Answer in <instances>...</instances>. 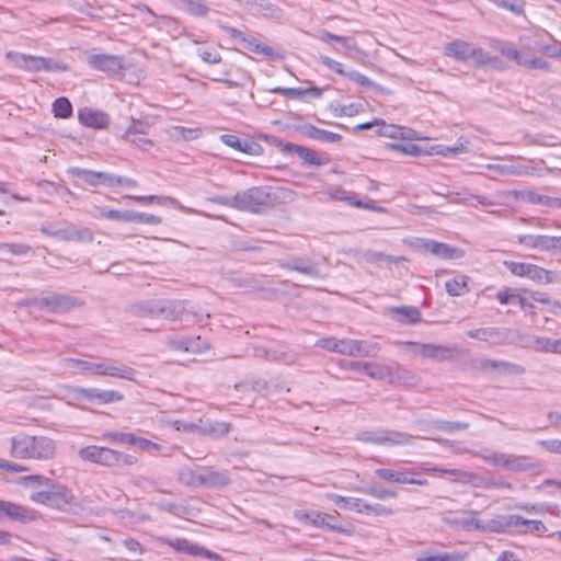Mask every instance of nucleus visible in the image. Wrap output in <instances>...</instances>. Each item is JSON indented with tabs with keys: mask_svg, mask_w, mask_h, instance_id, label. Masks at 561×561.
Wrapping results in <instances>:
<instances>
[{
	"mask_svg": "<svg viewBox=\"0 0 561 561\" xmlns=\"http://www.w3.org/2000/svg\"><path fill=\"white\" fill-rule=\"evenodd\" d=\"M10 455L16 459L51 460L57 450L56 442L47 436L20 433L10 439Z\"/></svg>",
	"mask_w": 561,
	"mask_h": 561,
	"instance_id": "f257e3e1",
	"label": "nucleus"
},
{
	"mask_svg": "<svg viewBox=\"0 0 561 561\" xmlns=\"http://www.w3.org/2000/svg\"><path fill=\"white\" fill-rule=\"evenodd\" d=\"M7 57L11 59L16 67L30 72H62L68 70V66L66 64L53 58L16 54L12 51H9Z\"/></svg>",
	"mask_w": 561,
	"mask_h": 561,
	"instance_id": "f03ea898",
	"label": "nucleus"
},
{
	"mask_svg": "<svg viewBox=\"0 0 561 561\" xmlns=\"http://www.w3.org/2000/svg\"><path fill=\"white\" fill-rule=\"evenodd\" d=\"M39 310L51 313H65L77 307L83 306V301L77 297L61 294H51L46 297L33 298L30 302Z\"/></svg>",
	"mask_w": 561,
	"mask_h": 561,
	"instance_id": "7ed1b4c3",
	"label": "nucleus"
},
{
	"mask_svg": "<svg viewBox=\"0 0 561 561\" xmlns=\"http://www.w3.org/2000/svg\"><path fill=\"white\" fill-rule=\"evenodd\" d=\"M236 209L259 213L261 207L272 203L271 194L263 187H251L234 195Z\"/></svg>",
	"mask_w": 561,
	"mask_h": 561,
	"instance_id": "20e7f679",
	"label": "nucleus"
},
{
	"mask_svg": "<svg viewBox=\"0 0 561 561\" xmlns=\"http://www.w3.org/2000/svg\"><path fill=\"white\" fill-rule=\"evenodd\" d=\"M156 317L171 321L203 322V317L197 319L196 313L187 310V302L181 300H157Z\"/></svg>",
	"mask_w": 561,
	"mask_h": 561,
	"instance_id": "39448f33",
	"label": "nucleus"
},
{
	"mask_svg": "<svg viewBox=\"0 0 561 561\" xmlns=\"http://www.w3.org/2000/svg\"><path fill=\"white\" fill-rule=\"evenodd\" d=\"M49 507L57 508L69 514H79L83 511L81 503L77 500L70 489L53 482Z\"/></svg>",
	"mask_w": 561,
	"mask_h": 561,
	"instance_id": "423d86ee",
	"label": "nucleus"
},
{
	"mask_svg": "<svg viewBox=\"0 0 561 561\" xmlns=\"http://www.w3.org/2000/svg\"><path fill=\"white\" fill-rule=\"evenodd\" d=\"M445 55L455 58L458 61H471L472 66L483 62V49L463 41H454L445 46Z\"/></svg>",
	"mask_w": 561,
	"mask_h": 561,
	"instance_id": "0eeeda50",
	"label": "nucleus"
},
{
	"mask_svg": "<svg viewBox=\"0 0 561 561\" xmlns=\"http://www.w3.org/2000/svg\"><path fill=\"white\" fill-rule=\"evenodd\" d=\"M87 62L90 67L106 72L112 77H121L124 69V58L111 54H88Z\"/></svg>",
	"mask_w": 561,
	"mask_h": 561,
	"instance_id": "6e6552de",
	"label": "nucleus"
},
{
	"mask_svg": "<svg viewBox=\"0 0 561 561\" xmlns=\"http://www.w3.org/2000/svg\"><path fill=\"white\" fill-rule=\"evenodd\" d=\"M467 335L471 339H476L478 341L488 342L491 345H504V344H513V330L507 328H480L474 330H469Z\"/></svg>",
	"mask_w": 561,
	"mask_h": 561,
	"instance_id": "1a4fd4ad",
	"label": "nucleus"
},
{
	"mask_svg": "<svg viewBox=\"0 0 561 561\" xmlns=\"http://www.w3.org/2000/svg\"><path fill=\"white\" fill-rule=\"evenodd\" d=\"M67 173L79 178L82 180L85 184L91 186H99L104 185L108 187L116 186V183L119 182L118 179H116V175L108 172H102V171H92L88 169L82 168H69L67 170Z\"/></svg>",
	"mask_w": 561,
	"mask_h": 561,
	"instance_id": "9d476101",
	"label": "nucleus"
},
{
	"mask_svg": "<svg viewBox=\"0 0 561 561\" xmlns=\"http://www.w3.org/2000/svg\"><path fill=\"white\" fill-rule=\"evenodd\" d=\"M420 248L439 259L458 260L465 255L463 250L459 248L431 239L420 240Z\"/></svg>",
	"mask_w": 561,
	"mask_h": 561,
	"instance_id": "9b49d317",
	"label": "nucleus"
},
{
	"mask_svg": "<svg viewBox=\"0 0 561 561\" xmlns=\"http://www.w3.org/2000/svg\"><path fill=\"white\" fill-rule=\"evenodd\" d=\"M363 373L373 379L383 380L389 383H394L396 379H400L402 377L400 375L405 374L397 364L393 367H391L373 363L364 364Z\"/></svg>",
	"mask_w": 561,
	"mask_h": 561,
	"instance_id": "f8f14e48",
	"label": "nucleus"
},
{
	"mask_svg": "<svg viewBox=\"0 0 561 561\" xmlns=\"http://www.w3.org/2000/svg\"><path fill=\"white\" fill-rule=\"evenodd\" d=\"M360 439L379 445H404L410 442V436L394 431L365 432Z\"/></svg>",
	"mask_w": 561,
	"mask_h": 561,
	"instance_id": "ddd939ff",
	"label": "nucleus"
},
{
	"mask_svg": "<svg viewBox=\"0 0 561 561\" xmlns=\"http://www.w3.org/2000/svg\"><path fill=\"white\" fill-rule=\"evenodd\" d=\"M517 523H523L519 515H497L491 519H483V533L503 534L517 528Z\"/></svg>",
	"mask_w": 561,
	"mask_h": 561,
	"instance_id": "4468645a",
	"label": "nucleus"
},
{
	"mask_svg": "<svg viewBox=\"0 0 561 561\" xmlns=\"http://www.w3.org/2000/svg\"><path fill=\"white\" fill-rule=\"evenodd\" d=\"M7 517L11 520L27 523L34 520V512L25 506L0 500V518Z\"/></svg>",
	"mask_w": 561,
	"mask_h": 561,
	"instance_id": "2eb2a0df",
	"label": "nucleus"
},
{
	"mask_svg": "<svg viewBox=\"0 0 561 561\" xmlns=\"http://www.w3.org/2000/svg\"><path fill=\"white\" fill-rule=\"evenodd\" d=\"M531 51H535L534 46L527 47L526 50L516 49L512 61L527 69L549 71L550 64L542 58L536 57Z\"/></svg>",
	"mask_w": 561,
	"mask_h": 561,
	"instance_id": "dca6fc26",
	"label": "nucleus"
},
{
	"mask_svg": "<svg viewBox=\"0 0 561 561\" xmlns=\"http://www.w3.org/2000/svg\"><path fill=\"white\" fill-rule=\"evenodd\" d=\"M317 345L329 352L339 353L342 355L352 356L358 351L356 340H337L335 337H325L317 342Z\"/></svg>",
	"mask_w": 561,
	"mask_h": 561,
	"instance_id": "f3484780",
	"label": "nucleus"
},
{
	"mask_svg": "<svg viewBox=\"0 0 561 561\" xmlns=\"http://www.w3.org/2000/svg\"><path fill=\"white\" fill-rule=\"evenodd\" d=\"M201 486L221 489L230 483V477L226 471L215 470L213 467L201 468Z\"/></svg>",
	"mask_w": 561,
	"mask_h": 561,
	"instance_id": "a211bd4d",
	"label": "nucleus"
},
{
	"mask_svg": "<svg viewBox=\"0 0 561 561\" xmlns=\"http://www.w3.org/2000/svg\"><path fill=\"white\" fill-rule=\"evenodd\" d=\"M137 462V458L133 455H125L117 450L101 447L99 465L106 467L114 466H131Z\"/></svg>",
	"mask_w": 561,
	"mask_h": 561,
	"instance_id": "6ab92c4d",
	"label": "nucleus"
},
{
	"mask_svg": "<svg viewBox=\"0 0 561 561\" xmlns=\"http://www.w3.org/2000/svg\"><path fill=\"white\" fill-rule=\"evenodd\" d=\"M78 117L82 125L94 129L105 128L110 123V117L106 113L90 107L79 110Z\"/></svg>",
	"mask_w": 561,
	"mask_h": 561,
	"instance_id": "aec40b11",
	"label": "nucleus"
},
{
	"mask_svg": "<svg viewBox=\"0 0 561 561\" xmlns=\"http://www.w3.org/2000/svg\"><path fill=\"white\" fill-rule=\"evenodd\" d=\"M375 474L383 480L396 482V483H402V484H417V485H425L427 484L426 479H414L411 477V473L409 471H397L391 469H376Z\"/></svg>",
	"mask_w": 561,
	"mask_h": 561,
	"instance_id": "412c9836",
	"label": "nucleus"
},
{
	"mask_svg": "<svg viewBox=\"0 0 561 561\" xmlns=\"http://www.w3.org/2000/svg\"><path fill=\"white\" fill-rule=\"evenodd\" d=\"M280 150L285 154H297L305 163L310 165H321L322 162L317 157V152L312 149L295 145L291 142H279Z\"/></svg>",
	"mask_w": 561,
	"mask_h": 561,
	"instance_id": "4be33fe9",
	"label": "nucleus"
},
{
	"mask_svg": "<svg viewBox=\"0 0 561 561\" xmlns=\"http://www.w3.org/2000/svg\"><path fill=\"white\" fill-rule=\"evenodd\" d=\"M284 268L306 274L313 278H321L322 275L317 264L309 257H294L283 265Z\"/></svg>",
	"mask_w": 561,
	"mask_h": 561,
	"instance_id": "5701e85b",
	"label": "nucleus"
},
{
	"mask_svg": "<svg viewBox=\"0 0 561 561\" xmlns=\"http://www.w3.org/2000/svg\"><path fill=\"white\" fill-rule=\"evenodd\" d=\"M197 426L201 435L211 437H222L227 435L231 430V424L220 421L202 420L197 421Z\"/></svg>",
	"mask_w": 561,
	"mask_h": 561,
	"instance_id": "b1692460",
	"label": "nucleus"
},
{
	"mask_svg": "<svg viewBox=\"0 0 561 561\" xmlns=\"http://www.w3.org/2000/svg\"><path fill=\"white\" fill-rule=\"evenodd\" d=\"M55 238L67 242H92L94 237L90 229H77L73 227H68L65 229H57Z\"/></svg>",
	"mask_w": 561,
	"mask_h": 561,
	"instance_id": "393cba45",
	"label": "nucleus"
},
{
	"mask_svg": "<svg viewBox=\"0 0 561 561\" xmlns=\"http://www.w3.org/2000/svg\"><path fill=\"white\" fill-rule=\"evenodd\" d=\"M528 278L540 283V284H552L561 282V272L557 271H548L538 265L530 264L528 274Z\"/></svg>",
	"mask_w": 561,
	"mask_h": 561,
	"instance_id": "a878e982",
	"label": "nucleus"
},
{
	"mask_svg": "<svg viewBox=\"0 0 561 561\" xmlns=\"http://www.w3.org/2000/svg\"><path fill=\"white\" fill-rule=\"evenodd\" d=\"M80 393L89 400H99L102 403H111L123 400V394L114 390H100L95 388L80 389Z\"/></svg>",
	"mask_w": 561,
	"mask_h": 561,
	"instance_id": "bb28decb",
	"label": "nucleus"
},
{
	"mask_svg": "<svg viewBox=\"0 0 561 561\" xmlns=\"http://www.w3.org/2000/svg\"><path fill=\"white\" fill-rule=\"evenodd\" d=\"M518 242L529 249H538L541 251L553 250L551 236L523 234L518 237Z\"/></svg>",
	"mask_w": 561,
	"mask_h": 561,
	"instance_id": "cd10ccee",
	"label": "nucleus"
},
{
	"mask_svg": "<svg viewBox=\"0 0 561 561\" xmlns=\"http://www.w3.org/2000/svg\"><path fill=\"white\" fill-rule=\"evenodd\" d=\"M219 26L221 28H224L225 31H227V33L232 38L237 39L243 46V48L256 54L259 46L261 44V42L257 38H255L254 36L248 35L244 32L237 30L234 27H231V26H225L221 24H219Z\"/></svg>",
	"mask_w": 561,
	"mask_h": 561,
	"instance_id": "c85d7f7f",
	"label": "nucleus"
},
{
	"mask_svg": "<svg viewBox=\"0 0 561 561\" xmlns=\"http://www.w3.org/2000/svg\"><path fill=\"white\" fill-rule=\"evenodd\" d=\"M389 314L398 318L401 322L417 323L421 320V312L416 307L402 306L389 308Z\"/></svg>",
	"mask_w": 561,
	"mask_h": 561,
	"instance_id": "c756f323",
	"label": "nucleus"
},
{
	"mask_svg": "<svg viewBox=\"0 0 561 561\" xmlns=\"http://www.w3.org/2000/svg\"><path fill=\"white\" fill-rule=\"evenodd\" d=\"M539 467V463L530 462L526 456L508 454L505 469L515 472H526L536 470Z\"/></svg>",
	"mask_w": 561,
	"mask_h": 561,
	"instance_id": "7c9ffc66",
	"label": "nucleus"
},
{
	"mask_svg": "<svg viewBox=\"0 0 561 561\" xmlns=\"http://www.w3.org/2000/svg\"><path fill=\"white\" fill-rule=\"evenodd\" d=\"M359 257L369 264H380V263H399L404 261L403 256H392L388 255L383 252L374 251V250H364L359 252Z\"/></svg>",
	"mask_w": 561,
	"mask_h": 561,
	"instance_id": "2f4dec72",
	"label": "nucleus"
},
{
	"mask_svg": "<svg viewBox=\"0 0 561 561\" xmlns=\"http://www.w3.org/2000/svg\"><path fill=\"white\" fill-rule=\"evenodd\" d=\"M273 93L282 94L290 99H298L305 94H310L314 99H319L322 95V90L317 87H310L308 89L301 88H273L270 90Z\"/></svg>",
	"mask_w": 561,
	"mask_h": 561,
	"instance_id": "473e14b6",
	"label": "nucleus"
},
{
	"mask_svg": "<svg viewBox=\"0 0 561 561\" xmlns=\"http://www.w3.org/2000/svg\"><path fill=\"white\" fill-rule=\"evenodd\" d=\"M294 515L298 520L302 523L311 524L317 527H328L331 530L343 531L341 527H336L325 523V519L330 517L328 514L317 513L314 517H311V515L308 514L307 512L296 511Z\"/></svg>",
	"mask_w": 561,
	"mask_h": 561,
	"instance_id": "72a5a7b5",
	"label": "nucleus"
},
{
	"mask_svg": "<svg viewBox=\"0 0 561 561\" xmlns=\"http://www.w3.org/2000/svg\"><path fill=\"white\" fill-rule=\"evenodd\" d=\"M157 300H145L130 305L127 312L134 317H156Z\"/></svg>",
	"mask_w": 561,
	"mask_h": 561,
	"instance_id": "f704fd0d",
	"label": "nucleus"
},
{
	"mask_svg": "<svg viewBox=\"0 0 561 561\" xmlns=\"http://www.w3.org/2000/svg\"><path fill=\"white\" fill-rule=\"evenodd\" d=\"M135 374V369L129 366H114L107 362H104V368L102 369V376H111L114 378H122L127 380H134Z\"/></svg>",
	"mask_w": 561,
	"mask_h": 561,
	"instance_id": "c9c22d12",
	"label": "nucleus"
},
{
	"mask_svg": "<svg viewBox=\"0 0 561 561\" xmlns=\"http://www.w3.org/2000/svg\"><path fill=\"white\" fill-rule=\"evenodd\" d=\"M151 124L146 119L131 118V124L123 134L122 138L125 141H135L134 136L148 135Z\"/></svg>",
	"mask_w": 561,
	"mask_h": 561,
	"instance_id": "e433bc0d",
	"label": "nucleus"
},
{
	"mask_svg": "<svg viewBox=\"0 0 561 561\" xmlns=\"http://www.w3.org/2000/svg\"><path fill=\"white\" fill-rule=\"evenodd\" d=\"M317 38L323 43L334 41V43H340L347 50H357L356 43L352 38L335 35L327 30H319L317 33Z\"/></svg>",
	"mask_w": 561,
	"mask_h": 561,
	"instance_id": "4c0bfd02",
	"label": "nucleus"
},
{
	"mask_svg": "<svg viewBox=\"0 0 561 561\" xmlns=\"http://www.w3.org/2000/svg\"><path fill=\"white\" fill-rule=\"evenodd\" d=\"M94 216L124 222H130L136 220L135 213L129 210L122 211L115 209L106 210L104 208H96V213L94 214Z\"/></svg>",
	"mask_w": 561,
	"mask_h": 561,
	"instance_id": "58836bf2",
	"label": "nucleus"
},
{
	"mask_svg": "<svg viewBox=\"0 0 561 561\" xmlns=\"http://www.w3.org/2000/svg\"><path fill=\"white\" fill-rule=\"evenodd\" d=\"M470 514L472 515L471 517L448 519L446 522L450 525L459 526L467 531H483V519H480L476 516L478 514L476 511H471Z\"/></svg>",
	"mask_w": 561,
	"mask_h": 561,
	"instance_id": "ea45409f",
	"label": "nucleus"
},
{
	"mask_svg": "<svg viewBox=\"0 0 561 561\" xmlns=\"http://www.w3.org/2000/svg\"><path fill=\"white\" fill-rule=\"evenodd\" d=\"M468 276L459 275L453 279H449L445 284L446 291L450 296H461L469 291Z\"/></svg>",
	"mask_w": 561,
	"mask_h": 561,
	"instance_id": "a19ab883",
	"label": "nucleus"
},
{
	"mask_svg": "<svg viewBox=\"0 0 561 561\" xmlns=\"http://www.w3.org/2000/svg\"><path fill=\"white\" fill-rule=\"evenodd\" d=\"M551 44H548L542 41H536L534 43V50L561 60V42L554 38H551Z\"/></svg>",
	"mask_w": 561,
	"mask_h": 561,
	"instance_id": "79ce46f5",
	"label": "nucleus"
},
{
	"mask_svg": "<svg viewBox=\"0 0 561 561\" xmlns=\"http://www.w3.org/2000/svg\"><path fill=\"white\" fill-rule=\"evenodd\" d=\"M180 8L198 18H204L209 13V8L204 0H182Z\"/></svg>",
	"mask_w": 561,
	"mask_h": 561,
	"instance_id": "37998d69",
	"label": "nucleus"
},
{
	"mask_svg": "<svg viewBox=\"0 0 561 561\" xmlns=\"http://www.w3.org/2000/svg\"><path fill=\"white\" fill-rule=\"evenodd\" d=\"M168 545L174 548L176 551L187 553L190 556H198L201 551H203V547L198 545L192 543L187 539H174L168 540Z\"/></svg>",
	"mask_w": 561,
	"mask_h": 561,
	"instance_id": "c03bdc74",
	"label": "nucleus"
},
{
	"mask_svg": "<svg viewBox=\"0 0 561 561\" xmlns=\"http://www.w3.org/2000/svg\"><path fill=\"white\" fill-rule=\"evenodd\" d=\"M201 468L196 467L195 469L184 467L179 472V479L182 483L190 486H201Z\"/></svg>",
	"mask_w": 561,
	"mask_h": 561,
	"instance_id": "a18cd8bd",
	"label": "nucleus"
},
{
	"mask_svg": "<svg viewBox=\"0 0 561 561\" xmlns=\"http://www.w3.org/2000/svg\"><path fill=\"white\" fill-rule=\"evenodd\" d=\"M537 351L561 355V339L552 340L550 337L539 336Z\"/></svg>",
	"mask_w": 561,
	"mask_h": 561,
	"instance_id": "49530a36",
	"label": "nucleus"
},
{
	"mask_svg": "<svg viewBox=\"0 0 561 561\" xmlns=\"http://www.w3.org/2000/svg\"><path fill=\"white\" fill-rule=\"evenodd\" d=\"M450 356V350L439 344H427L424 357L434 360H445Z\"/></svg>",
	"mask_w": 561,
	"mask_h": 561,
	"instance_id": "de8ad7c7",
	"label": "nucleus"
},
{
	"mask_svg": "<svg viewBox=\"0 0 561 561\" xmlns=\"http://www.w3.org/2000/svg\"><path fill=\"white\" fill-rule=\"evenodd\" d=\"M53 112L58 118H68L72 114V105L67 98H58L53 103Z\"/></svg>",
	"mask_w": 561,
	"mask_h": 561,
	"instance_id": "09e8293b",
	"label": "nucleus"
},
{
	"mask_svg": "<svg viewBox=\"0 0 561 561\" xmlns=\"http://www.w3.org/2000/svg\"><path fill=\"white\" fill-rule=\"evenodd\" d=\"M479 456L490 465L505 469L508 454L494 450H485Z\"/></svg>",
	"mask_w": 561,
	"mask_h": 561,
	"instance_id": "8fccbe9b",
	"label": "nucleus"
},
{
	"mask_svg": "<svg viewBox=\"0 0 561 561\" xmlns=\"http://www.w3.org/2000/svg\"><path fill=\"white\" fill-rule=\"evenodd\" d=\"M513 194L516 198L530 204L547 205L548 195L538 194L533 191H514Z\"/></svg>",
	"mask_w": 561,
	"mask_h": 561,
	"instance_id": "3c124183",
	"label": "nucleus"
},
{
	"mask_svg": "<svg viewBox=\"0 0 561 561\" xmlns=\"http://www.w3.org/2000/svg\"><path fill=\"white\" fill-rule=\"evenodd\" d=\"M513 343L519 344L522 347L533 348L537 351V341L539 340V336L513 330Z\"/></svg>",
	"mask_w": 561,
	"mask_h": 561,
	"instance_id": "603ef678",
	"label": "nucleus"
},
{
	"mask_svg": "<svg viewBox=\"0 0 561 561\" xmlns=\"http://www.w3.org/2000/svg\"><path fill=\"white\" fill-rule=\"evenodd\" d=\"M19 483L27 489H36L44 485H50V479L39 474H31L21 478Z\"/></svg>",
	"mask_w": 561,
	"mask_h": 561,
	"instance_id": "864d4df0",
	"label": "nucleus"
},
{
	"mask_svg": "<svg viewBox=\"0 0 561 561\" xmlns=\"http://www.w3.org/2000/svg\"><path fill=\"white\" fill-rule=\"evenodd\" d=\"M363 492L366 494H369L376 499H379V500H385L387 497H396L397 496L396 491L387 490L377 483L370 484L369 486L364 489Z\"/></svg>",
	"mask_w": 561,
	"mask_h": 561,
	"instance_id": "5fc2aeb1",
	"label": "nucleus"
},
{
	"mask_svg": "<svg viewBox=\"0 0 561 561\" xmlns=\"http://www.w3.org/2000/svg\"><path fill=\"white\" fill-rule=\"evenodd\" d=\"M100 446H87L79 450V457L82 460L94 462L99 465L100 461Z\"/></svg>",
	"mask_w": 561,
	"mask_h": 561,
	"instance_id": "6e6d98bb",
	"label": "nucleus"
},
{
	"mask_svg": "<svg viewBox=\"0 0 561 561\" xmlns=\"http://www.w3.org/2000/svg\"><path fill=\"white\" fill-rule=\"evenodd\" d=\"M357 348H358V351L356 352V354L354 356L374 357L379 352L380 346L377 343H366V342L357 341Z\"/></svg>",
	"mask_w": 561,
	"mask_h": 561,
	"instance_id": "4d7b16f0",
	"label": "nucleus"
},
{
	"mask_svg": "<svg viewBox=\"0 0 561 561\" xmlns=\"http://www.w3.org/2000/svg\"><path fill=\"white\" fill-rule=\"evenodd\" d=\"M51 485L53 481L50 480V485H44L46 488L45 490L33 492L30 499L35 503L45 504L49 506L51 496Z\"/></svg>",
	"mask_w": 561,
	"mask_h": 561,
	"instance_id": "13d9d810",
	"label": "nucleus"
},
{
	"mask_svg": "<svg viewBox=\"0 0 561 561\" xmlns=\"http://www.w3.org/2000/svg\"><path fill=\"white\" fill-rule=\"evenodd\" d=\"M379 129L377 130L378 135L389 138H399V134L401 130V126L386 124L383 121H379Z\"/></svg>",
	"mask_w": 561,
	"mask_h": 561,
	"instance_id": "bf43d9fd",
	"label": "nucleus"
},
{
	"mask_svg": "<svg viewBox=\"0 0 561 561\" xmlns=\"http://www.w3.org/2000/svg\"><path fill=\"white\" fill-rule=\"evenodd\" d=\"M104 437L112 442H118L128 445H134L136 442V436L131 433L111 432L106 433Z\"/></svg>",
	"mask_w": 561,
	"mask_h": 561,
	"instance_id": "052dcab7",
	"label": "nucleus"
},
{
	"mask_svg": "<svg viewBox=\"0 0 561 561\" xmlns=\"http://www.w3.org/2000/svg\"><path fill=\"white\" fill-rule=\"evenodd\" d=\"M497 371L503 375H523L525 373V368L518 364L501 360Z\"/></svg>",
	"mask_w": 561,
	"mask_h": 561,
	"instance_id": "680f3d73",
	"label": "nucleus"
},
{
	"mask_svg": "<svg viewBox=\"0 0 561 561\" xmlns=\"http://www.w3.org/2000/svg\"><path fill=\"white\" fill-rule=\"evenodd\" d=\"M519 519L523 523H517L516 529H519L520 527H526L527 529H529L530 533H545L547 530V527L540 520L526 519L522 516H519Z\"/></svg>",
	"mask_w": 561,
	"mask_h": 561,
	"instance_id": "e2e57ef3",
	"label": "nucleus"
},
{
	"mask_svg": "<svg viewBox=\"0 0 561 561\" xmlns=\"http://www.w3.org/2000/svg\"><path fill=\"white\" fill-rule=\"evenodd\" d=\"M239 151L251 156H260L263 153V148L260 144L253 140L244 139L241 140V148H239Z\"/></svg>",
	"mask_w": 561,
	"mask_h": 561,
	"instance_id": "0e129e2a",
	"label": "nucleus"
},
{
	"mask_svg": "<svg viewBox=\"0 0 561 561\" xmlns=\"http://www.w3.org/2000/svg\"><path fill=\"white\" fill-rule=\"evenodd\" d=\"M104 368V362H82V374L102 376V369Z\"/></svg>",
	"mask_w": 561,
	"mask_h": 561,
	"instance_id": "69168bd1",
	"label": "nucleus"
},
{
	"mask_svg": "<svg viewBox=\"0 0 561 561\" xmlns=\"http://www.w3.org/2000/svg\"><path fill=\"white\" fill-rule=\"evenodd\" d=\"M435 425L438 430H442L445 432L461 431V430H466L469 427L468 423L448 422V421H437V422H435Z\"/></svg>",
	"mask_w": 561,
	"mask_h": 561,
	"instance_id": "338daca9",
	"label": "nucleus"
},
{
	"mask_svg": "<svg viewBox=\"0 0 561 561\" xmlns=\"http://www.w3.org/2000/svg\"><path fill=\"white\" fill-rule=\"evenodd\" d=\"M505 265L507 266L512 274L519 277H526L528 274L530 263L505 262Z\"/></svg>",
	"mask_w": 561,
	"mask_h": 561,
	"instance_id": "774afa93",
	"label": "nucleus"
}]
</instances>
